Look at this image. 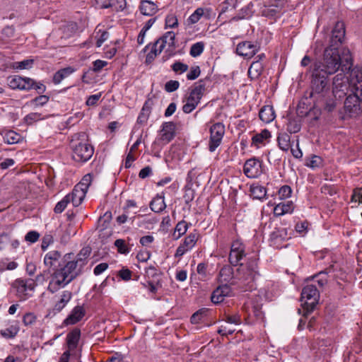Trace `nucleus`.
I'll return each mask as SVG.
<instances>
[{"instance_id":"31","label":"nucleus","mask_w":362,"mask_h":362,"mask_svg":"<svg viewBox=\"0 0 362 362\" xmlns=\"http://www.w3.org/2000/svg\"><path fill=\"white\" fill-rule=\"evenodd\" d=\"M152 101L151 100H148L145 102L141 111L137 118V122L138 123H145L150 115L151 105H152Z\"/></svg>"},{"instance_id":"34","label":"nucleus","mask_w":362,"mask_h":362,"mask_svg":"<svg viewBox=\"0 0 362 362\" xmlns=\"http://www.w3.org/2000/svg\"><path fill=\"white\" fill-rule=\"evenodd\" d=\"M279 147L284 151H287L291 148V137L287 133H279L277 136Z\"/></svg>"},{"instance_id":"19","label":"nucleus","mask_w":362,"mask_h":362,"mask_svg":"<svg viewBox=\"0 0 362 362\" xmlns=\"http://www.w3.org/2000/svg\"><path fill=\"white\" fill-rule=\"evenodd\" d=\"M265 58L266 56L264 53L259 54L255 57V60L251 64L248 69V76L251 79H257L260 76L264 69Z\"/></svg>"},{"instance_id":"40","label":"nucleus","mask_w":362,"mask_h":362,"mask_svg":"<svg viewBox=\"0 0 362 362\" xmlns=\"http://www.w3.org/2000/svg\"><path fill=\"white\" fill-rule=\"evenodd\" d=\"M271 137V133L268 129H263L260 133L256 134L252 137V143L254 144H262L264 141L269 139Z\"/></svg>"},{"instance_id":"49","label":"nucleus","mask_w":362,"mask_h":362,"mask_svg":"<svg viewBox=\"0 0 362 362\" xmlns=\"http://www.w3.org/2000/svg\"><path fill=\"white\" fill-rule=\"evenodd\" d=\"M204 10L203 8H198L195 10V11L189 16V21L194 24L197 23L201 17L204 15Z\"/></svg>"},{"instance_id":"64","label":"nucleus","mask_w":362,"mask_h":362,"mask_svg":"<svg viewBox=\"0 0 362 362\" xmlns=\"http://www.w3.org/2000/svg\"><path fill=\"white\" fill-rule=\"evenodd\" d=\"M100 97H101L100 93H99L98 94H95V95H91L88 98L86 103L88 106L95 105L97 104L98 101L99 100V99L100 98Z\"/></svg>"},{"instance_id":"5","label":"nucleus","mask_w":362,"mask_h":362,"mask_svg":"<svg viewBox=\"0 0 362 362\" xmlns=\"http://www.w3.org/2000/svg\"><path fill=\"white\" fill-rule=\"evenodd\" d=\"M72 158L76 162H86L93 154V148L88 144L85 133L76 134L71 141Z\"/></svg>"},{"instance_id":"11","label":"nucleus","mask_w":362,"mask_h":362,"mask_svg":"<svg viewBox=\"0 0 362 362\" xmlns=\"http://www.w3.org/2000/svg\"><path fill=\"white\" fill-rule=\"evenodd\" d=\"M13 287L16 290L17 296L25 300L30 296L28 291L34 289L35 282L31 279H18L13 283Z\"/></svg>"},{"instance_id":"36","label":"nucleus","mask_w":362,"mask_h":362,"mask_svg":"<svg viewBox=\"0 0 362 362\" xmlns=\"http://www.w3.org/2000/svg\"><path fill=\"white\" fill-rule=\"evenodd\" d=\"M150 208L153 211L156 213L162 211L165 208V204L163 197H155L150 203Z\"/></svg>"},{"instance_id":"42","label":"nucleus","mask_w":362,"mask_h":362,"mask_svg":"<svg viewBox=\"0 0 362 362\" xmlns=\"http://www.w3.org/2000/svg\"><path fill=\"white\" fill-rule=\"evenodd\" d=\"M198 237L199 235L197 233H191L185 238L183 243L185 246L192 250L194 247Z\"/></svg>"},{"instance_id":"57","label":"nucleus","mask_w":362,"mask_h":362,"mask_svg":"<svg viewBox=\"0 0 362 362\" xmlns=\"http://www.w3.org/2000/svg\"><path fill=\"white\" fill-rule=\"evenodd\" d=\"M36 321V316L33 313H27L23 317V322L25 326L32 325Z\"/></svg>"},{"instance_id":"13","label":"nucleus","mask_w":362,"mask_h":362,"mask_svg":"<svg viewBox=\"0 0 362 362\" xmlns=\"http://www.w3.org/2000/svg\"><path fill=\"white\" fill-rule=\"evenodd\" d=\"M9 87L12 89L29 90L33 89L35 81L30 78H23L19 76H10L7 79Z\"/></svg>"},{"instance_id":"8","label":"nucleus","mask_w":362,"mask_h":362,"mask_svg":"<svg viewBox=\"0 0 362 362\" xmlns=\"http://www.w3.org/2000/svg\"><path fill=\"white\" fill-rule=\"evenodd\" d=\"M72 281L70 278L60 268L57 269L50 276V280L47 286V291L54 293L59 289L64 288Z\"/></svg>"},{"instance_id":"26","label":"nucleus","mask_w":362,"mask_h":362,"mask_svg":"<svg viewBox=\"0 0 362 362\" xmlns=\"http://www.w3.org/2000/svg\"><path fill=\"white\" fill-rule=\"evenodd\" d=\"M259 117L266 124L272 122L276 117L273 107L271 105L263 106L259 110Z\"/></svg>"},{"instance_id":"4","label":"nucleus","mask_w":362,"mask_h":362,"mask_svg":"<svg viewBox=\"0 0 362 362\" xmlns=\"http://www.w3.org/2000/svg\"><path fill=\"white\" fill-rule=\"evenodd\" d=\"M352 75L358 77L355 83V90L351 91L344 101L345 114L350 117H356L361 112V103H362V73L356 69Z\"/></svg>"},{"instance_id":"9","label":"nucleus","mask_w":362,"mask_h":362,"mask_svg":"<svg viewBox=\"0 0 362 362\" xmlns=\"http://www.w3.org/2000/svg\"><path fill=\"white\" fill-rule=\"evenodd\" d=\"M175 136V125L172 122H164L154 144L163 146L171 141Z\"/></svg>"},{"instance_id":"29","label":"nucleus","mask_w":362,"mask_h":362,"mask_svg":"<svg viewBox=\"0 0 362 362\" xmlns=\"http://www.w3.org/2000/svg\"><path fill=\"white\" fill-rule=\"evenodd\" d=\"M219 278L221 282H229L233 279H235V274L230 265H225L219 272Z\"/></svg>"},{"instance_id":"6","label":"nucleus","mask_w":362,"mask_h":362,"mask_svg":"<svg viewBox=\"0 0 362 362\" xmlns=\"http://www.w3.org/2000/svg\"><path fill=\"white\" fill-rule=\"evenodd\" d=\"M236 270L235 279L241 284L247 286L249 289L253 288V283L259 276L257 259L252 257L247 259L246 263H241Z\"/></svg>"},{"instance_id":"46","label":"nucleus","mask_w":362,"mask_h":362,"mask_svg":"<svg viewBox=\"0 0 362 362\" xmlns=\"http://www.w3.org/2000/svg\"><path fill=\"white\" fill-rule=\"evenodd\" d=\"M114 245L117 248L118 252L121 254H128L130 252V248L122 239L116 240Z\"/></svg>"},{"instance_id":"61","label":"nucleus","mask_w":362,"mask_h":362,"mask_svg":"<svg viewBox=\"0 0 362 362\" xmlns=\"http://www.w3.org/2000/svg\"><path fill=\"white\" fill-rule=\"evenodd\" d=\"M226 321L228 323L240 325L241 323V318L239 314L235 313L234 315H228Z\"/></svg>"},{"instance_id":"58","label":"nucleus","mask_w":362,"mask_h":362,"mask_svg":"<svg viewBox=\"0 0 362 362\" xmlns=\"http://www.w3.org/2000/svg\"><path fill=\"white\" fill-rule=\"evenodd\" d=\"M40 233L35 230L29 231L25 236V240L31 243H34L38 240Z\"/></svg>"},{"instance_id":"48","label":"nucleus","mask_w":362,"mask_h":362,"mask_svg":"<svg viewBox=\"0 0 362 362\" xmlns=\"http://www.w3.org/2000/svg\"><path fill=\"white\" fill-rule=\"evenodd\" d=\"M91 182H92V176L90 175V174H87L83 176L81 181L76 186H80L79 188H82V189H83V191L87 192V190H88L89 186L90 185Z\"/></svg>"},{"instance_id":"35","label":"nucleus","mask_w":362,"mask_h":362,"mask_svg":"<svg viewBox=\"0 0 362 362\" xmlns=\"http://www.w3.org/2000/svg\"><path fill=\"white\" fill-rule=\"evenodd\" d=\"M267 194L266 188L259 185H252L250 186V196L253 199H262Z\"/></svg>"},{"instance_id":"52","label":"nucleus","mask_w":362,"mask_h":362,"mask_svg":"<svg viewBox=\"0 0 362 362\" xmlns=\"http://www.w3.org/2000/svg\"><path fill=\"white\" fill-rule=\"evenodd\" d=\"M54 242L53 236L51 234H45L42 240L41 248L46 250L47 247Z\"/></svg>"},{"instance_id":"30","label":"nucleus","mask_w":362,"mask_h":362,"mask_svg":"<svg viewBox=\"0 0 362 362\" xmlns=\"http://www.w3.org/2000/svg\"><path fill=\"white\" fill-rule=\"evenodd\" d=\"M61 257V253L57 250H52L47 253L44 257V263L47 267H52L56 265Z\"/></svg>"},{"instance_id":"20","label":"nucleus","mask_w":362,"mask_h":362,"mask_svg":"<svg viewBox=\"0 0 362 362\" xmlns=\"http://www.w3.org/2000/svg\"><path fill=\"white\" fill-rule=\"evenodd\" d=\"M204 90L205 83L203 80H199L197 83H194L187 100L197 106L204 95Z\"/></svg>"},{"instance_id":"23","label":"nucleus","mask_w":362,"mask_h":362,"mask_svg":"<svg viewBox=\"0 0 362 362\" xmlns=\"http://www.w3.org/2000/svg\"><path fill=\"white\" fill-rule=\"evenodd\" d=\"M79 187L75 186L72 192L66 195L69 202L72 203L74 206H79L86 197V192L82 188H79Z\"/></svg>"},{"instance_id":"33","label":"nucleus","mask_w":362,"mask_h":362,"mask_svg":"<svg viewBox=\"0 0 362 362\" xmlns=\"http://www.w3.org/2000/svg\"><path fill=\"white\" fill-rule=\"evenodd\" d=\"M74 72V69L71 66L62 69L54 74L53 82L55 84H59L64 78L68 77Z\"/></svg>"},{"instance_id":"32","label":"nucleus","mask_w":362,"mask_h":362,"mask_svg":"<svg viewBox=\"0 0 362 362\" xmlns=\"http://www.w3.org/2000/svg\"><path fill=\"white\" fill-rule=\"evenodd\" d=\"M301 129V119L298 117H290L287 123V131L290 134L300 132Z\"/></svg>"},{"instance_id":"2","label":"nucleus","mask_w":362,"mask_h":362,"mask_svg":"<svg viewBox=\"0 0 362 362\" xmlns=\"http://www.w3.org/2000/svg\"><path fill=\"white\" fill-rule=\"evenodd\" d=\"M313 69L310 97L317 101H325V108L332 112L337 106L336 101L327 99L329 94V86L327 77L324 74Z\"/></svg>"},{"instance_id":"10","label":"nucleus","mask_w":362,"mask_h":362,"mask_svg":"<svg viewBox=\"0 0 362 362\" xmlns=\"http://www.w3.org/2000/svg\"><path fill=\"white\" fill-rule=\"evenodd\" d=\"M224 134L225 126L222 123L217 122L211 127L209 144V149L211 152H214L220 146Z\"/></svg>"},{"instance_id":"39","label":"nucleus","mask_w":362,"mask_h":362,"mask_svg":"<svg viewBox=\"0 0 362 362\" xmlns=\"http://www.w3.org/2000/svg\"><path fill=\"white\" fill-rule=\"evenodd\" d=\"M19 331V328L17 325H11L7 328L1 329L0 334L6 339H11L15 337Z\"/></svg>"},{"instance_id":"53","label":"nucleus","mask_w":362,"mask_h":362,"mask_svg":"<svg viewBox=\"0 0 362 362\" xmlns=\"http://www.w3.org/2000/svg\"><path fill=\"white\" fill-rule=\"evenodd\" d=\"M180 86V83L177 81L175 80H170L168 81L165 85V90L168 92L171 93L178 89Z\"/></svg>"},{"instance_id":"14","label":"nucleus","mask_w":362,"mask_h":362,"mask_svg":"<svg viewBox=\"0 0 362 362\" xmlns=\"http://www.w3.org/2000/svg\"><path fill=\"white\" fill-rule=\"evenodd\" d=\"M153 45L158 49V52H162L167 47L168 52H172L175 48V34L173 31L165 33L162 37L158 39Z\"/></svg>"},{"instance_id":"22","label":"nucleus","mask_w":362,"mask_h":362,"mask_svg":"<svg viewBox=\"0 0 362 362\" xmlns=\"http://www.w3.org/2000/svg\"><path fill=\"white\" fill-rule=\"evenodd\" d=\"M86 311L83 306L77 305L73 308L71 313L64 320V324L75 325L79 322L85 315Z\"/></svg>"},{"instance_id":"21","label":"nucleus","mask_w":362,"mask_h":362,"mask_svg":"<svg viewBox=\"0 0 362 362\" xmlns=\"http://www.w3.org/2000/svg\"><path fill=\"white\" fill-rule=\"evenodd\" d=\"M231 288L227 284L219 286L213 291L211 297V301L216 304L221 303L226 296H229Z\"/></svg>"},{"instance_id":"25","label":"nucleus","mask_w":362,"mask_h":362,"mask_svg":"<svg viewBox=\"0 0 362 362\" xmlns=\"http://www.w3.org/2000/svg\"><path fill=\"white\" fill-rule=\"evenodd\" d=\"M288 239L286 228H275L270 234L271 244L275 247H279L280 243Z\"/></svg>"},{"instance_id":"28","label":"nucleus","mask_w":362,"mask_h":362,"mask_svg":"<svg viewBox=\"0 0 362 362\" xmlns=\"http://www.w3.org/2000/svg\"><path fill=\"white\" fill-rule=\"evenodd\" d=\"M141 13L145 16H152L158 11L157 6L150 1H142L140 5Z\"/></svg>"},{"instance_id":"47","label":"nucleus","mask_w":362,"mask_h":362,"mask_svg":"<svg viewBox=\"0 0 362 362\" xmlns=\"http://www.w3.org/2000/svg\"><path fill=\"white\" fill-rule=\"evenodd\" d=\"M126 7V0H110V8L115 11H123Z\"/></svg>"},{"instance_id":"63","label":"nucleus","mask_w":362,"mask_h":362,"mask_svg":"<svg viewBox=\"0 0 362 362\" xmlns=\"http://www.w3.org/2000/svg\"><path fill=\"white\" fill-rule=\"evenodd\" d=\"M178 25L177 19L174 15H169L165 18V26L175 28Z\"/></svg>"},{"instance_id":"24","label":"nucleus","mask_w":362,"mask_h":362,"mask_svg":"<svg viewBox=\"0 0 362 362\" xmlns=\"http://www.w3.org/2000/svg\"><path fill=\"white\" fill-rule=\"evenodd\" d=\"M54 306V310L60 312L67 305L72 298V293L70 291L64 290L58 296Z\"/></svg>"},{"instance_id":"12","label":"nucleus","mask_w":362,"mask_h":362,"mask_svg":"<svg viewBox=\"0 0 362 362\" xmlns=\"http://www.w3.org/2000/svg\"><path fill=\"white\" fill-rule=\"evenodd\" d=\"M246 256L244 244L239 240H234L230 246L229 262L233 266H238L243 257Z\"/></svg>"},{"instance_id":"62","label":"nucleus","mask_w":362,"mask_h":362,"mask_svg":"<svg viewBox=\"0 0 362 362\" xmlns=\"http://www.w3.org/2000/svg\"><path fill=\"white\" fill-rule=\"evenodd\" d=\"M321 163V158L320 157L317 156H315L313 155L310 160L307 163V166L310 167V168H315L317 167H318Z\"/></svg>"},{"instance_id":"45","label":"nucleus","mask_w":362,"mask_h":362,"mask_svg":"<svg viewBox=\"0 0 362 362\" xmlns=\"http://www.w3.org/2000/svg\"><path fill=\"white\" fill-rule=\"evenodd\" d=\"M33 59H28L21 62H16L13 63V68L18 69H29L33 65Z\"/></svg>"},{"instance_id":"27","label":"nucleus","mask_w":362,"mask_h":362,"mask_svg":"<svg viewBox=\"0 0 362 362\" xmlns=\"http://www.w3.org/2000/svg\"><path fill=\"white\" fill-rule=\"evenodd\" d=\"M81 337V330L78 328L74 329L66 336V343L69 350L75 349L78 344Z\"/></svg>"},{"instance_id":"3","label":"nucleus","mask_w":362,"mask_h":362,"mask_svg":"<svg viewBox=\"0 0 362 362\" xmlns=\"http://www.w3.org/2000/svg\"><path fill=\"white\" fill-rule=\"evenodd\" d=\"M358 69L362 73V69L358 66L351 68L349 71H339L332 80V93L335 100L334 101L341 100L345 97L349 91L355 90V83H357L358 77L352 75L354 70Z\"/></svg>"},{"instance_id":"18","label":"nucleus","mask_w":362,"mask_h":362,"mask_svg":"<svg viewBox=\"0 0 362 362\" xmlns=\"http://www.w3.org/2000/svg\"><path fill=\"white\" fill-rule=\"evenodd\" d=\"M285 5V0H274L270 5L264 6L261 11L262 15L267 18H274L281 12Z\"/></svg>"},{"instance_id":"37","label":"nucleus","mask_w":362,"mask_h":362,"mask_svg":"<svg viewBox=\"0 0 362 362\" xmlns=\"http://www.w3.org/2000/svg\"><path fill=\"white\" fill-rule=\"evenodd\" d=\"M209 310L207 308L199 309L191 316V323L197 325L202 322L204 320V319L207 316Z\"/></svg>"},{"instance_id":"44","label":"nucleus","mask_w":362,"mask_h":362,"mask_svg":"<svg viewBox=\"0 0 362 362\" xmlns=\"http://www.w3.org/2000/svg\"><path fill=\"white\" fill-rule=\"evenodd\" d=\"M197 272L199 275V279L201 281H205L208 278L207 264L205 263H199L197 267Z\"/></svg>"},{"instance_id":"17","label":"nucleus","mask_w":362,"mask_h":362,"mask_svg":"<svg viewBox=\"0 0 362 362\" xmlns=\"http://www.w3.org/2000/svg\"><path fill=\"white\" fill-rule=\"evenodd\" d=\"M259 49V46L257 43H253L250 41H243L238 44L236 52L238 55L251 58Z\"/></svg>"},{"instance_id":"51","label":"nucleus","mask_w":362,"mask_h":362,"mask_svg":"<svg viewBox=\"0 0 362 362\" xmlns=\"http://www.w3.org/2000/svg\"><path fill=\"white\" fill-rule=\"evenodd\" d=\"M42 119V117L40 113L31 112L25 117L24 120L28 124H32L33 122Z\"/></svg>"},{"instance_id":"50","label":"nucleus","mask_w":362,"mask_h":362,"mask_svg":"<svg viewBox=\"0 0 362 362\" xmlns=\"http://www.w3.org/2000/svg\"><path fill=\"white\" fill-rule=\"evenodd\" d=\"M70 203L66 196H65L60 202H59L54 209V211L56 214H61L67 206V204Z\"/></svg>"},{"instance_id":"43","label":"nucleus","mask_w":362,"mask_h":362,"mask_svg":"<svg viewBox=\"0 0 362 362\" xmlns=\"http://www.w3.org/2000/svg\"><path fill=\"white\" fill-rule=\"evenodd\" d=\"M20 138L21 136L13 131H8L4 136V141L10 144L18 143Z\"/></svg>"},{"instance_id":"38","label":"nucleus","mask_w":362,"mask_h":362,"mask_svg":"<svg viewBox=\"0 0 362 362\" xmlns=\"http://www.w3.org/2000/svg\"><path fill=\"white\" fill-rule=\"evenodd\" d=\"M188 228V224L185 221H181L178 222L175 228L174 233H173V237L175 240L179 239L182 235H184Z\"/></svg>"},{"instance_id":"15","label":"nucleus","mask_w":362,"mask_h":362,"mask_svg":"<svg viewBox=\"0 0 362 362\" xmlns=\"http://www.w3.org/2000/svg\"><path fill=\"white\" fill-rule=\"evenodd\" d=\"M84 266V259L76 258L74 260L69 261L63 267L60 268L72 281L75 279L82 271Z\"/></svg>"},{"instance_id":"56","label":"nucleus","mask_w":362,"mask_h":362,"mask_svg":"<svg viewBox=\"0 0 362 362\" xmlns=\"http://www.w3.org/2000/svg\"><path fill=\"white\" fill-rule=\"evenodd\" d=\"M161 52H158V49L156 47L152 45L150 52L146 55V63L151 64L154 60L156 57Z\"/></svg>"},{"instance_id":"54","label":"nucleus","mask_w":362,"mask_h":362,"mask_svg":"<svg viewBox=\"0 0 362 362\" xmlns=\"http://www.w3.org/2000/svg\"><path fill=\"white\" fill-rule=\"evenodd\" d=\"M201 70L199 66H195L191 68L189 72L187 74L188 80H194L200 75Z\"/></svg>"},{"instance_id":"1","label":"nucleus","mask_w":362,"mask_h":362,"mask_svg":"<svg viewBox=\"0 0 362 362\" xmlns=\"http://www.w3.org/2000/svg\"><path fill=\"white\" fill-rule=\"evenodd\" d=\"M345 37V26L343 22L336 23L330 39L329 46L324 52L322 62H316L313 69L325 75H332L338 71H349L353 66V59L349 49L340 47Z\"/></svg>"},{"instance_id":"16","label":"nucleus","mask_w":362,"mask_h":362,"mask_svg":"<svg viewBox=\"0 0 362 362\" xmlns=\"http://www.w3.org/2000/svg\"><path fill=\"white\" fill-rule=\"evenodd\" d=\"M243 171L248 177H257L262 173V162L255 158L248 159L244 165Z\"/></svg>"},{"instance_id":"7","label":"nucleus","mask_w":362,"mask_h":362,"mask_svg":"<svg viewBox=\"0 0 362 362\" xmlns=\"http://www.w3.org/2000/svg\"><path fill=\"white\" fill-rule=\"evenodd\" d=\"M320 298V291L316 285H306L301 292V301L307 313L312 312L317 304Z\"/></svg>"},{"instance_id":"55","label":"nucleus","mask_w":362,"mask_h":362,"mask_svg":"<svg viewBox=\"0 0 362 362\" xmlns=\"http://www.w3.org/2000/svg\"><path fill=\"white\" fill-rule=\"evenodd\" d=\"M325 272H321L313 278L314 282H317L320 288H322L327 282V279L325 278Z\"/></svg>"},{"instance_id":"59","label":"nucleus","mask_w":362,"mask_h":362,"mask_svg":"<svg viewBox=\"0 0 362 362\" xmlns=\"http://www.w3.org/2000/svg\"><path fill=\"white\" fill-rule=\"evenodd\" d=\"M172 69L175 72L184 73L188 70V66L180 62H177L172 65Z\"/></svg>"},{"instance_id":"60","label":"nucleus","mask_w":362,"mask_h":362,"mask_svg":"<svg viewBox=\"0 0 362 362\" xmlns=\"http://www.w3.org/2000/svg\"><path fill=\"white\" fill-rule=\"evenodd\" d=\"M291 188L288 185H284L279 190V194L281 199L289 197L291 194Z\"/></svg>"},{"instance_id":"41","label":"nucleus","mask_w":362,"mask_h":362,"mask_svg":"<svg viewBox=\"0 0 362 362\" xmlns=\"http://www.w3.org/2000/svg\"><path fill=\"white\" fill-rule=\"evenodd\" d=\"M204 43L203 42H198L191 46L189 54L193 57H197L203 52L204 49Z\"/></svg>"}]
</instances>
